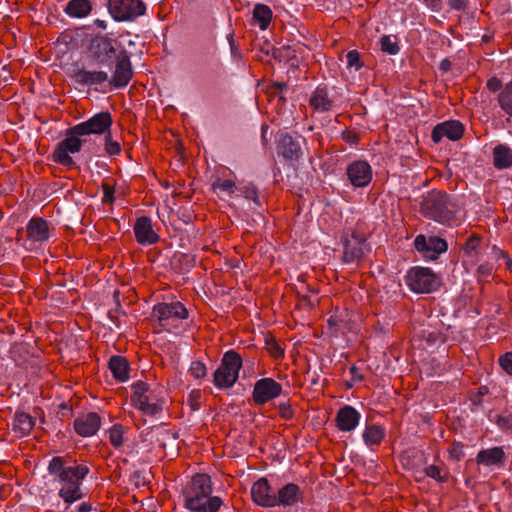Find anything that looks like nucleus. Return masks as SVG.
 Listing matches in <instances>:
<instances>
[{"label":"nucleus","instance_id":"1","mask_svg":"<svg viewBox=\"0 0 512 512\" xmlns=\"http://www.w3.org/2000/svg\"><path fill=\"white\" fill-rule=\"evenodd\" d=\"M87 64L75 68L74 82L96 92L125 88L133 78L129 53L107 36H95L87 49Z\"/></svg>","mask_w":512,"mask_h":512},{"label":"nucleus","instance_id":"2","mask_svg":"<svg viewBox=\"0 0 512 512\" xmlns=\"http://www.w3.org/2000/svg\"><path fill=\"white\" fill-rule=\"evenodd\" d=\"M463 209L457 195L437 189L429 191L420 204V212L425 218L446 226L460 222Z\"/></svg>","mask_w":512,"mask_h":512},{"label":"nucleus","instance_id":"3","mask_svg":"<svg viewBox=\"0 0 512 512\" xmlns=\"http://www.w3.org/2000/svg\"><path fill=\"white\" fill-rule=\"evenodd\" d=\"M182 496L184 507L191 512H218L223 505L219 496H212L211 482H186Z\"/></svg>","mask_w":512,"mask_h":512},{"label":"nucleus","instance_id":"4","mask_svg":"<svg viewBox=\"0 0 512 512\" xmlns=\"http://www.w3.org/2000/svg\"><path fill=\"white\" fill-rule=\"evenodd\" d=\"M130 401L133 407L148 416H155L163 409L160 388H152L148 383L137 381L132 386Z\"/></svg>","mask_w":512,"mask_h":512},{"label":"nucleus","instance_id":"5","mask_svg":"<svg viewBox=\"0 0 512 512\" xmlns=\"http://www.w3.org/2000/svg\"><path fill=\"white\" fill-rule=\"evenodd\" d=\"M188 317L189 312L180 301L160 302L152 309V319L157 323L160 331L172 333Z\"/></svg>","mask_w":512,"mask_h":512},{"label":"nucleus","instance_id":"6","mask_svg":"<svg viewBox=\"0 0 512 512\" xmlns=\"http://www.w3.org/2000/svg\"><path fill=\"white\" fill-rule=\"evenodd\" d=\"M242 364V357L236 350L226 351L219 367L213 373L214 386L221 390L233 387L239 378Z\"/></svg>","mask_w":512,"mask_h":512},{"label":"nucleus","instance_id":"7","mask_svg":"<svg viewBox=\"0 0 512 512\" xmlns=\"http://www.w3.org/2000/svg\"><path fill=\"white\" fill-rule=\"evenodd\" d=\"M367 240V235L358 228L346 231L341 238L343 244L342 262L359 265L371 251Z\"/></svg>","mask_w":512,"mask_h":512},{"label":"nucleus","instance_id":"8","mask_svg":"<svg viewBox=\"0 0 512 512\" xmlns=\"http://www.w3.org/2000/svg\"><path fill=\"white\" fill-rule=\"evenodd\" d=\"M408 288L418 294H428L439 289L441 278L427 267H412L405 276Z\"/></svg>","mask_w":512,"mask_h":512},{"label":"nucleus","instance_id":"9","mask_svg":"<svg viewBox=\"0 0 512 512\" xmlns=\"http://www.w3.org/2000/svg\"><path fill=\"white\" fill-rule=\"evenodd\" d=\"M76 125L67 129L65 132V138L57 144L53 153L52 161L65 167H74L75 161L70 156L81 151L83 134L76 133Z\"/></svg>","mask_w":512,"mask_h":512},{"label":"nucleus","instance_id":"10","mask_svg":"<svg viewBox=\"0 0 512 512\" xmlns=\"http://www.w3.org/2000/svg\"><path fill=\"white\" fill-rule=\"evenodd\" d=\"M48 470L59 480H83L88 475L90 468L86 462H77L56 456L50 461Z\"/></svg>","mask_w":512,"mask_h":512},{"label":"nucleus","instance_id":"11","mask_svg":"<svg viewBox=\"0 0 512 512\" xmlns=\"http://www.w3.org/2000/svg\"><path fill=\"white\" fill-rule=\"evenodd\" d=\"M106 6L116 22H132L146 13L142 0H107Z\"/></svg>","mask_w":512,"mask_h":512},{"label":"nucleus","instance_id":"12","mask_svg":"<svg viewBox=\"0 0 512 512\" xmlns=\"http://www.w3.org/2000/svg\"><path fill=\"white\" fill-rule=\"evenodd\" d=\"M283 391L282 385L275 379L266 377L257 380L252 390V400L255 405L263 406L278 398Z\"/></svg>","mask_w":512,"mask_h":512},{"label":"nucleus","instance_id":"13","mask_svg":"<svg viewBox=\"0 0 512 512\" xmlns=\"http://www.w3.org/2000/svg\"><path fill=\"white\" fill-rule=\"evenodd\" d=\"M112 124L113 119L111 113L103 111L95 114L88 120L77 124L76 133L83 134L84 136L90 134L106 135L111 131Z\"/></svg>","mask_w":512,"mask_h":512},{"label":"nucleus","instance_id":"14","mask_svg":"<svg viewBox=\"0 0 512 512\" xmlns=\"http://www.w3.org/2000/svg\"><path fill=\"white\" fill-rule=\"evenodd\" d=\"M414 247L425 259L436 260L440 254L447 251L448 244L441 237H426L423 234H419L414 240Z\"/></svg>","mask_w":512,"mask_h":512},{"label":"nucleus","instance_id":"15","mask_svg":"<svg viewBox=\"0 0 512 512\" xmlns=\"http://www.w3.org/2000/svg\"><path fill=\"white\" fill-rule=\"evenodd\" d=\"M133 232L136 242L141 246L155 245L161 239L149 216L138 217L133 224Z\"/></svg>","mask_w":512,"mask_h":512},{"label":"nucleus","instance_id":"16","mask_svg":"<svg viewBox=\"0 0 512 512\" xmlns=\"http://www.w3.org/2000/svg\"><path fill=\"white\" fill-rule=\"evenodd\" d=\"M346 175L353 187L362 188L369 185L373 172L367 161L355 160L347 166Z\"/></svg>","mask_w":512,"mask_h":512},{"label":"nucleus","instance_id":"17","mask_svg":"<svg viewBox=\"0 0 512 512\" xmlns=\"http://www.w3.org/2000/svg\"><path fill=\"white\" fill-rule=\"evenodd\" d=\"M336 99L331 94L328 85L319 84L312 92L309 99V106L316 112L326 113L336 107Z\"/></svg>","mask_w":512,"mask_h":512},{"label":"nucleus","instance_id":"18","mask_svg":"<svg viewBox=\"0 0 512 512\" xmlns=\"http://www.w3.org/2000/svg\"><path fill=\"white\" fill-rule=\"evenodd\" d=\"M464 125L458 120H448L437 124L432 132L431 139L434 143H439L443 138L451 141H458L464 135Z\"/></svg>","mask_w":512,"mask_h":512},{"label":"nucleus","instance_id":"19","mask_svg":"<svg viewBox=\"0 0 512 512\" xmlns=\"http://www.w3.org/2000/svg\"><path fill=\"white\" fill-rule=\"evenodd\" d=\"M50 238V227L47 220L41 217L31 218L26 225V241L42 244Z\"/></svg>","mask_w":512,"mask_h":512},{"label":"nucleus","instance_id":"20","mask_svg":"<svg viewBox=\"0 0 512 512\" xmlns=\"http://www.w3.org/2000/svg\"><path fill=\"white\" fill-rule=\"evenodd\" d=\"M251 496L255 503L264 507H273L278 504L277 491L269 482H254L251 487Z\"/></svg>","mask_w":512,"mask_h":512},{"label":"nucleus","instance_id":"21","mask_svg":"<svg viewBox=\"0 0 512 512\" xmlns=\"http://www.w3.org/2000/svg\"><path fill=\"white\" fill-rule=\"evenodd\" d=\"M361 414L352 406L341 407L335 416V425L341 432L353 431L359 424Z\"/></svg>","mask_w":512,"mask_h":512},{"label":"nucleus","instance_id":"22","mask_svg":"<svg viewBox=\"0 0 512 512\" xmlns=\"http://www.w3.org/2000/svg\"><path fill=\"white\" fill-rule=\"evenodd\" d=\"M277 153L286 161L295 162L302 156V149L299 141L290 134H284L277 143Z\"/></svg>","mask_w":512,"mask_h":512},{"label":"nucleus","instance_id":"23","mask_svg":"<svg viewBox=\"0 0 512 512\" xmlns=\"http://www.w3.org/2000/svg\"><path fill=\"white\" fill-rule=\"evenodd\" d=\"M75 432L82 437H90L97 433L101 426V418L95 412L77 417L73 423Z\"/></svg>","mask_w":512,"mask_h":512},{"label":"nucleus","instance_id":"24","mask_svg":"<svg viewBox=\"0 0 512 512\" xmlns=\"http://www.w3.org/2000/svg\"><path fill=\"white\" fill-rule=\"evenodd\" d=\"M505 460L506 454L503 447L483 449L476 455L477 464L487 467H499L504 464Z\"/></svg>","mask_w":512,"mask_h":512},{"label":"nucleus","instance_id":"25","mask_svg":"<svg viewBox=\"0 0 512 512\" xmlns=\"http://www.w3.org/2000/svg\"><path fill=\"white\" fill-rule=\"evenodd\" d=\"M108 367L117 382L123 383L128 381L130 377V364L124 356H111L108 361Z\"/></svg>","mask_w":512,"mask_h":512},{"label":"nucleus","instance_id":"26","mask_svg":"<svg viewBox=\"0 0 512 512\" xmlns=\"http://www.w3.org/2000/svg\"><path fill=\"white\" fill-rule=\"evenodd\" d=\"M93 10L91 0H69L63 11L70 18L82 19L88 17Z\"/></svg>","mask_w":512,"mask_h":512},{"label":"nucleus","instance_id":"27","mask_svg":"<svg viewBox=\"0 0 512 512\" xmlns=\"http://www.w3.org/2000/svg\"><path fill=\"white\" fill-rule=\"evenodd\" d=\"M273 19V12L268 5L256 4L252 11L251 26H257L261 31L269 28Z\"/></svg>","mask_w":512,"mask_h":512},{"label":"nucleus","instance_id":"28","mask_svg":"<svg viewBox=\"0 0 512 512\" xmlns=\"http://www.w3.org/2000/svg\"><path fill=\"white\" fill-rule=\"evenodd\" d=\"M493 165L498 170L512 167V149L506 144H498L492 150Z\"/></svg>","mask_w":512,"mask_h":512},{"label":"nucleus","instance_id":"29","mask_svg":"<svg viewBox=\"0 0 512 512\" xmlns=\"http://www.w3.org/2000/svg\"><path fill=\"white\" fill-rule=\"evenodd\" d=\"M386 436V430L381 424L366 425L362 438L366 446L373 449L375 446H380Z\"/></svg>","mask_w":512,"mask_h":512},{"label":"nucleus","instance_id":"30","mask_svg":"<svg viewBox=\"0 0 512 512\" xmlns=\"http://www.w3.org/2000/svg\"><path fill=\"white\" fill-rule=\"evenodd\" d=\"M35 426V419L28 413L16 412L13 421V431L18 437L28 435Z\"/></svg>","mask_w":512,"mask_h":512},{"label":"nucleus","instance_id":"31","mask_svg":"<svg viewBox=\"0 0 512 512\" xmlns=\"http://www.w3.org/2000/svg\"><path fill=\"white\" fill-rule=\"evenodd\" d=\"M59 496L66 503H73L80 500L84 496V493L80 488L79 482H64L59 491Z\"/></svg>","mask_w":512,"mask_h":512},{"label":"nucleus","instance_id":"32","mask_svg":"<svg viewBox=\"0 0 512 512\" xmlns=\"http://www.w3.org/2000/svg\"><path fill=\"white\" fill-rule=\"evenodd\" d=\"M278 503L292 505L298 500L299 488L296 484L289 482L281 489H276Z\"/></svg>","mask_w":512,"mask_h":512},{"label":"nucleus","instance_id":"33","mask_svg":"<svg viewBox=\"0 0 512 512\" xmlns=\"http://www.w3.org/2000/svg\"><path fill=\"white\" fill-rule=\"evenodd\" d=\"M497 103L501 110L512 118V79L504 85L497 95Z\"/></svg>","mask_w":512,"mask_h":512},{"label":"nucleus","instance_id":"34","mask_svg":"<svg viewBox=\"0 0 512 512\" xmlns=\"http://www.w3.org/2000/svg\"><path fill=\"white\" fill-rule=\"evenodd\" d=\"M237 189L236 183L232 179L217 177L211 184V190L217 195H227L231 197Z\"/></svg>","mask_w":512,"mask_h":512},{"label":"nucleus","instance_id":"35","mask_svg":"<svg viewBox=\"0 0 512 512\" xmlns=\"http://www.w3.org/2000/svg\"><path fill=\"white\" fill-rule=\"evenodd\" d=\"M115 185L116 181L113 178L107 177L102 180L101 188L103 192L102 202L104 204H112L115 201L114 193H115Z\"/></svg>","mask_w":512,"mask_h":512},{"label":"nucleus","instance_id":"36","mask_svg":"<svg viewBox=\"0 0 512 512\" xmlns=\"http://www.w3.org/2000/svg\"><path fill=\"white\" fill-rule=\"evenodd\" d=\"M380 49L389 55H396L400 50L396 37L390 35L380 38Z\"/></svg>","mask_w":512,"mask_h":512},{"label":"nucleus","instance_id":"37","mask_svg":"<svg viewBox=\"0 0 512 512\" xmlns=\"http://www.w3.org/2000/svg\"><path fill=\"white\" fill-rule=\"evenodd\" d=\"M109 441L111 445L118 449L120 448L124 443V427L122 424H114L109 429Z\"/></svg>","mask_w":512,"mask_h":512},{"label":"nucleus","instance_id":"38","mask_svg":"<svg viewBox=\"0 0 512 512\" xmlns=\"http://www.w3.org/2000/svg\"><path fill=\"white\" fill-rule=\"evenodd\" d=\"M465 445L460 441H453L447 449L448 460L459 462L465 457Z\"/></svg>","mask_w":512,"mask_h":512},{"label":"nucleus","instance_id":"39","mask_svg":"<svg viewBox=\"0 0 512 512\" xmlns=\"http://www.w3.org/2000/svg\"><path fill=\"white\" fill-rule=\"evenodd\" d=\"M346 60L348 69L354 68L356 71H359L364 66V63L361 60V55L357 50L348 51L346 54Z\"/></svg>","mask_w":512,"mask_h":512},{"label":"nucleus","instance_id":"40","mask_svg":"<svg viewBox=\"0 0 512 512\" xmlns=\"http://www.w3.org/2000/svg\"><path fill=\"white\" fill-rule=\"evenodd\" d=\"M105 152L110 156H116L121 153V145L118 141L113 140L111 131L105 135Z\"/></svg>","mask_w":512,"mask_h":512},{"label":"nucleus","instance_id":"41","mask_svg":"<svg viewBox=\"0 0 512 512\" xmlns=\"http://www.w3.org/2000/svg\"><path fill=\"white\" fill-rule=\"evenodd\" d=\"M481 241H482L481 236H479L478 234H475V233L471 234L467 238V240L463 246V251L465 252V254L471 255L473 252H475L479 248Z\"/></svg>","mask_w":512,"mask_h":512},{"label":"nucleus","instance_id":"42","mask_svg":"<svg viewBox=\"0 0 512 512\" xmlns=\"http://www.w3.org/2000/svg\"><path fill=\"white\" fill-rule=\"evenodd\" d=\"M202 392L200 389L192 390L187 397V405L192 411H197L201 408Z\"/></svg>","mask_w":512,"mask_h":512},{"label":"nucleus","instance_id":"43","mask_svg":"<svg viewBox=\"0 0 512 512\" xmlns=\"http://www.w3.org/2000/svg\"><path fill=\"white\" fill-rule=\"evenodd\" d=\"M189 373L195 379H202L207 375L206 365L201 361H193L190 364Z\"/></svg>","mask_w":512,"mask_h":512},{"label":"nucleus","instance_id":"44","mask_svg":"<svg viewBox=\"0 0 512 512\" xmlns=\"http://www.w3.org/2000/svg\"><path fill=\"white\" fill-rule=\"evenodd\" d=\"M278 412L280 418L286 421H289L294 417V411L289 401H281L278 404Z\"/></svg>","mask_w":512,"mask_h":512},{"label":"nucleus","instance_id":"45","mask_svg":"<svg viewBox=\"0 0 512 512\" xmlns=\"http://www.w3.org/2000/svg\"><path fill=\"white\" fill-rule=\"evenodd\" d=\"M242 192L246 199L253 201L257 206L261 205L258 190L253 184L244 186Z\"/></svg>","mask_w":512,"mask_h":512},{"label":"nucleus","instance_id":"46","mask_svg":"<svg viewBox=\"0 0 512 512\" xmlns=\"http://www.w3.org/2000/svg\"><path fill=\"white\" fill-rule=\"evenodd\" d=\"M341 138L350 146H356L360 141V135L356 131L350 129L342 131Z\"/></svg>","mask_w":512,"mask_h":512},{"label":"nucleus","instance_id":"47","mask_svg":"<svg viewBox=\"0 0 512 512\" xmlns=\"http://www.w3.org/2000/svg\"><path fill=\"white\" fill-rule=\"evenodd\" d=\"M349 373L351 375V379L346 382L347 388H352L356 383L363 381L364 376L360 372L359 368L355 365H352L349 368Z\"/></svg>","mask_w":512,"mask_h":512},{"label":"nucleus","instance_id":"48","mask_svg":"<svg viewBox=\"0 0 512 512\" xmlns=\"http://www.w3.org/2000/svg\"><path fill=\"white\" fill-rule=\"evenodd\" d=\"M504 88V85L501 81V79H499L498 77L496 76H492L490 77L487 82H486V89L491 92V93H497L498 94L500 93V91Z\"/></svg>","mask_w":512,"mask_h":512},{"label":"nucleus","instance_id":"49","mask_svg":"<svg viewBox=\"0 0 512 512\" xmlns=\"http://www.w3.org/2000/svg\"><path fill=\"white\" fill-rule=\"evenodd\" d=\"M499 365L506 373L512 375V352H506L500 356Z\"/></svg>","mask_w":512,"mask_h":512},{"label":"nucleus","instance_id":"50","mask_svg":"<svg viewBox=\"0 0 512 512\" xmlns=\"http://www.w3.org/2000/svg\"><path fill=\"white\" fill-rule=\"evenodd\" d=\"M493 265L485 262L478 266L477 268V277L479 280H484L492 275Z\"/></svg>","mask_w":512,"mask_h":512},{"label":"nucleus","instance_id":"51","mask_svg":"<svg viewBox=\"0 0 512 512\" xmlns=\"http://www.w3.org/2000/svg\"><path fill=\"white\" fill-rule=\"evenodd\" d=\"M268 351L275 360H281L285 356L284 349L275 341L269 345Z\"/></svg>","mask_w":512,"mask_h":512},{"label":"nucleus","instance_id":"52","mask_svg":"<svg viewBox=\"0 0 512 512\" xmlns=\"http://www.w3.org/2000/svg\"><path fill=\"white\" fill-rule=\"evenodd\" d=\"M448 6L455 11H465L469 7V0H448Z\"/></svg>","mask_w":512,"mask_h":512},{"label":"nucleus","instance_id":"53","mask_svg":"<svg viewBox=\"0 0 512 512\" xmlns=\"http://www.w3.org/2000/svg\"><path fill=\"white\" fill-rule=\"evenodd\" d=\"M496 424L503 430L512 429V415L498 416Z\"/></svg>","mask_w":512,"mask_h":512},{"label":"nucleus","instance_id":"54","mask_svg":"<svg viewBox=\"0 0 512 512\" xmlns=\"http://www.w3.org/2000/svg\"><path fill=\"white\" fill-rule=\"evenodd\" d=\"M425 6L433 12H439L443 7V0H422Z\"/></svg>","mask_w":512,"mask_h":512},{"label":"nucleus","instance_id":"55","mask_svg":"<svg viewBox=\"0 0 512 512\" xmlns=\"http://www.w3.org/2000/svg\"><path fill=\"white\" fill-rule=\"evenodd\" d=\"M425 472H426V476H428L429 478H432L435 480L440 478V469L435 465L428 466L426 468Z\"/></svg>","mask_w":512,"mask_h":512},{"label":"nucleus","instance_id":"56","mask_svg":"<svg viewBox=\"0 0 512 512\" xmlns=\"http://www.w3.org/2000/svg\"><path fill=\"white\" fill-rule=\"evenodd\" d=\"M230 50H231V55L233 58L235 59H240L241 58V48L239 46V44H232L230 45Z\"/></svg>","mask_w":512,"mask_h":512},{"label":"nucleus","instance_id":"57","mask_svg":"<svg viewBox=\"0 0 512 512\" xmlns=\"http://www.w3.org/2000/svg\"><path fill=\"white\" fill-rule=\"evenodd\" d=\"M439 69L442 72H448L451 69V62L449 59L445 58L443 59L439 64Z\"/></svg>","mask_w":512,"mask_h":512},{"label":"nucleus","instance_id":"58","mask_svg":"<svg viewBox=\"0 0 512 512\" xmlns=\"http://www.w3.org/2000/svg\"><path fill=\"white\" fill-rule=\"evenodd\" d=\"M499 254H500L501 257L506 259V263H505L506 264V268L508 270H512V259L508 256V254L505 253L502 250L499 252Z\"/></svg>","mask_w":512,"mask_h":512},{"label":"nucleus","instance_id":"59","mask_svg":"<svg viewBox=\"0 0 512 512\" xmlns=\"http://www.w3.org/2000/svg\"><path fill=\"white\" fill-rule=\"evenodd\" d=\"M94 24L96 27L102 29V30H106L107 29V22L105 20H101V19H96L94 21Z\"/></svg>","mask_w":512,"mask_h":512},{"label":"nucleus","instance_id":"60","mask_svg":"<svg viewBox=\"0 0 512 512\" xmlns=\"http://www.w3.org/2000/svg\"><path fill=\"white\" fill-rule=\"evenodd\" d=\"M90 511H91V505L86 502L82 503L78 508V512H90Z\"/></svg>","mask_w":512,"mask_h":512},{"label":"nucleus","instance_id":"61","mask_svg":"<svg viewBox=\"0 0 512 512\" xmlns=\"http://www.w3.org/2000/svg\"><path fill=\"white\" fill-rule=\"evenodd\" d=\"M489 390L487 386H480L478 388L477 395L482 398L484 395L488 394Z\"/></svg>","mask_w":512,"mask_h":512},{"label":"nucleus","instance_id":"62","mask_svg":"<svg viewBox=\"0 0 512 512\" xmlns=\"http://www.w3.org/2000/svg\"><path fill=\"white\" fill-rule=\"evenodd\" d=\"M282 49L287 52L286 56L288 59H292L293 57H295V55H294L295 50H291V48L289 46H287V47L283 46Z\"/></svg>","mask_w":512,"mask_h":512},{"label":"nucleus","instance_id":"63","mask_svg":"<svg viewBox=\"0 0 512 512\" xmlns=\"http://www.w3.org/2000/svg\"><path fill=\"white\" fill-rule=\"evenodd\" d=\"M472 404L475 406H479L482 404V398H480L478 395L471 398Z\"/></svg>","mask_w":512,"mask_h":512},{"label":"nucleus","instance_id":"64","mask_svg":"<svg viewBox=\"0 0 512 512\" xmlns=\"http://www.w3.org/2000/svg\"><path fill=\"white\" fill-rule=\"evenodd\" d=\"M227 40L229 42V46L232 44H236V41L234 39V33H230L227 35Z\"/></svg>","mask_w":512,"mask_h":512}]
</instances>
